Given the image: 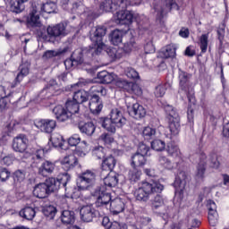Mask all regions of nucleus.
<instances>
[{
  "instance_id": "obj_1",
  "label": "nucleus",
  "mask_w": 229,
  "mask_h": 229,
  "mask_svg": "<svg viewBox=\"0 0 229 229\" xmlns=\"http://www.w3.org/2000/svg\"><path fill=\"white\" fill-rule=\"evenodd\" d=\"M106 35V27L103 25L97 26L92 29L89 32V38L93 43V47L89 48H84L82 50H77L72 54L71 59H66L64 61V66L66 69H71L72 67H76L85 62L83 55H85L88 58H93V56H98L101 55L103 51L110 53L112 50L103 42Z\"/></svg>"
},
{
  "instance_id": "obj_2",
  "label": "nucleus",
  "mask_w": 229,
  "mask_h": 229,
  "mask_svg": "<svg viewBox=\"0 0 229 229\" xmlns=\"http://www.w3.org/2000/svg\"><path fill=\"white\" fill-rule=\"evenodd\" d=\"M39 11L31 5L30 12L26 19V25L33 30L37 29V35L38 38H41L45 42H50L55 44L60 37H65L67 35V23H58L47 28L42 25L40 21V16L38 15Z\"/></svg>"
},
{
  "instance_id": "obj_3",
  "label": "nucleus",
  "mask_w": 229,
  "mask_h": 229,
  "mask_svg": "<svg viewBox=\"0 0 229 229\" xmlns=\"http://www.w3.org/2000/svg\"><path fill=\"white\" fill-rule=\"evenodd\" d=\"M164 191V185L156 181L142 182L140 187H139L134 196L138 201L146 203L151 201V207L154 210L164 205V199L160 193Z\"/></svg>"
},
{
  "instance_id": "obj_4",
  "label": "nucleus",
  "mask_w": 229,
  "mask_h": 229,
  "mask_svg": "<svg viewBox=\"0 0 229 229\" xmlns=\"http://www.w3.org/2000/svg\"><path fill=\"white\" fill-rule=\"evenodd\" d=\"M106 96V89L101 84H96L89 88V107L91 114H100L103 110V99Z\"/></svg>"
},
{
  "instance_id": "obj_5",
  "label": "nucleus",
  "mask_w": 229,
  "mask_h": 229,
  "mask_svg": "<svg viewBox=\"0 0 229 229\" xmlns=\"http://www.w3.org/2000/svg\"><path fill=\"white\" fill-rule=\"evenodd\" d=\"M91 196L97 198L95 201L97 208H101L102 210L106 208L108 210V207H110V203H112V194L106 191V187L98 186L96 189L91 191Z\"/></svg>"
},
{
  "instance_id": "obj_6",
  "label": "nucleus",
  "mask_w": 229,
  "mask_h": 229,
  "mask_svg": "<svg viewBox=\"0 0 229 229\" xmlns=\"http://www.w3.org/2000/svg\"><path fill=\"white\" fill-rule=\"evenodd\" d=\"M97 176L95 170H86L79 174L77 179L78 189L80 191H92L96 187Z\"/></svg>"
},
{
  "instance_id": "obj_7",
  "label": "nucleus",
  "mask_w": 229,
  "mask_h": 229,
  "mask_svg": "<svg viewBox=\"0 0 229 229\" xmlns=\"http://www.w3.org/2000/svg\"><path fill=\"white\" fill-rule=\"evenodd\" d=\"M164 110L168 119V128L172 135H178L180 133V115L173 106L166 104L164 106Z\"/></svg>"
},
{
  "instance_id": "obj_8",
  "label": "nucleus",
  "mask_w": 229,
  "mask_h": 229,
  "mask_svg": "<svg viewBox=\"0 0 229 229\" xmlns=\"http://www.w3.org/2000/svg\"><path fill=\"white\" fill-rule=\"evenodd\" d=\"M80 85H81L80 82L69 85L65 88V90L66 92H73V101L79 105H83V103H87L90 98V89H89V91L80 89Z\"/></svg>"
},
{
  "instance_id": "obj_9",
  "label": "nucleus",
  "mask_w": 229,
  "mask_h": 229,
  "mask_svg": "<svg viewBox=\"0 0 229 229\" xmlns=\"http://www.w3.org/2000/svg\"><path fill=\"white\" fill-rule=\"evenodd\" d=\"M126 8V0H103L99 4L100 12H115Z\"/></svg>"
},
{
  "instance_id": "obj_10",
  "label": "nucleus",
  "mask_w": 229,
  "mask_h": 229,
  "mask_svg": "<svg viewBox=\"0 0 229 229\" xmlns=\"http://www.w3.org/2000/svg\"><path fill=\"white\" fill-rule=\"evenodd\" d=\"M128 7V0H125V8H118L116 10V24L128 25L133 22V14L129 11H126Z\"/></svg>"
},
{
  "instance_id": "obj_11",
  "label": "nucleus",
  "mask_w": 229,
  "mask_h": 229,
  "mask_svg": "<svg viewBox=\"0 0 229 229\" xmlns=\"http://www.w3.org/2000/svg\"><path fill=\"white\" fill-rule=\"evenodd\" d=\"M30 140L26 134H19L13 138L12 148L15 153H26Z\"/></svg>"
},
{
  "instance_id": "obj_12",
  "label": "nucleus",
  "mask_w": 229,
  "mask_h": 229,
  "mask_svg": "<svg viewBox=\"0 0 229 229\" xmlns=\"http://www.w3.org/2000/svg\"><path fill=\"white\" fill-rule=\"evenodd\" d=\"M80 214L81 221H84V223H92L94 218L99 216V211L96 210L92 205H86L81 208Z\"/></svg>"
},
{
  "instance_id": "obj_13",
  "label": "nucleus",
  "mask_w": 229,
  "mask_h": 229,
  "mask_svg": "<svg viewBox=\"0 0 229 229\" xmlns=\"http://www.w3.org/2000/svg\"><path fill=\"white\" fill-rule=\"evenodd\" d=\"M36 128L44 131V133H53L56 128V121L51 119H41L34 123Z\"/></svg>"
},
{
  "instance_id": "obj_14",
  "label": "nucleus",
  "mask_w": 229,
  "mask_h": 229,
  "mask_svg": "<svg viewBox=\"0 0 229 229\" xmlns=\"http://www.w3.org/2000/svg\"><path fill=\"white\" fill-rule=\"evenodd\" d=\"M208 210V219L211 226H216L219 220V215L217 214V206L214 200H208L207 204Z\"/></svg>"
},
{
  "instance_id": "obj_15",
  "label": "nucleus",
  "mask_w": 229,
  "mask_h": 229,
  "mask_svg": "<svg viewBox=\"0 0 229 229\" xmlns=\"http://www.w3.org/2000/svg\"><path fill=\"white\" fill-rule=\"evenodd\" d=\"M191 78H192V75L189 72H183L182 70L179 71L178 79L181 90L189 92V89H191Z\"/></svg>"
},
{
  "instance_id": "obj_16",
  "label": "nucleus",
  "mask_w": 229,
  "mask_h": 229,
  "mask_svg": "<svg viewBox=\"0 0 229 229\" xmlns=\"http://www.w3.org/2000/svg\"><path fill=\"white\" fill-rule=\"evenodd\" d=\"M207 154L201 153L199 155V162L197 166V174L195 179L197 182H201L205 178V171L207 169Z\"/></svg>"
},
{
  "instance_id": "obj_17",
  "label": "nucleus",
  "mask_w": 229,
  "mask_h": 229,
  "mask_svg": "<svg viewBox=\"0 0 229 229\" xmlns=\"http://www.w3.org/2000/svg\"><path fill=\"white\" fill-rule=\"evenodd\" d=\"M110 119L117 128H123L126 124V117L123 114V111L115 108L110 112Z\"/></svg>"
},
{
  "instance_id": "obj_18",
  "label": "nucleus",
  "mask_w": 229,
  "mask_h": 229,
  "mask_svg": "<svg viewBox=\"0 0 229 229\" xmlns=\"http://www.w3.org/2000/svg\"><path fill=\"white\" fill-rule=\"evenodd\" d=\"M32 6L39 11V13L42 12H45V13H56V4L54 2H47L45 4L33 2Z\"/></svg>"
},
{
  "instance_id": "obj_19",
  "label": "nucleus",
  "mask_w": 229,
  "mask_h": 229,
  "mask_svg": "<svg viewBox=\"0 0 229 229\" xmlns=\"http://www.w3.org/2000/svg\"><path fill=\"white\" fill-rule=\"evenodd\" d=\"M129 114L134 117V119H144V117H146V114H148V111L144 108V106L135 103L132 104L131 109H129Z\"/></svg>"
},
{
  "instance_id": "obj_20",
  "label": "nucleus",
  "mask_w": 229,
  "mask_h": 229,
  "mask_svg": "<svg viewBox=\"0 0 229 229\" xmlns=\"http://www.w3.org/2000/svg\"><path fill=\"white\" fill-rule=\"evenodd\" d=\"M187 173L183 171H180L175 176L174 185L176 191H179L180 194H183V190L185 189V185H187Z\"/></svg>"
},
{
  "instance_id": "obj_21",
  "label": "nucleus",
  "mask_w": 229,
  "mask_h": 229,
  "mask_svg": "<svg viewBox=\"0 0 229 229\" xmlns=\"http://www.w3.org/2000/svg\"><path fill=\"white\" fill-rule=\"evenodd\" d=\"M53 114L55 115V119L60 121V123H64V121L71 119V113H69L67 108L64 106L59 105L54 107Z\"/></svg>"
},
{
  "instance_id": "obj_22",
  "label": "nucleus",
  "mask_w": 229,
  "mask_h": 229,
  "mask_svg": "<svg viewBox=\"0 0 229 229\" xmlns=\"http://www.w3.org/2000/svg\"><path fill=\"white\" fill-rule=\"evenodd\" d=\"M61 165L64 171H71L78 165V157L74 155L66 156L62 159Z\"/></svg>"
},
{
  "instance_id": "obj_23",
  "label": "nucleus",
  "mask_w": 229,
  "mask_h": 229,
  "mask_svg": "<svg viewBox=\"0 0 229 229\" xmlns=\"http://www.w3.org/2000/svg\"><path fill=\"white\" fill-rule=\"evenodd\" d=\"M50 191L47 189L46 182H40L36 184L33 190V196L38 198L39 199H44V198H47L49 196Z\"/></svg>"
},
{
  "instance_id": "obj_24",
  "label": "nucleus",
  "mask_w": 229,
  "mask_h": 229,
  "mask_svg": "<svg viewBox=\"0 0 229 229\" xmlns=\"http://www.w3.org/2000/svg\"><path fill=\"white\" fill-rule=\"evenodd\" d=\"M55 167V163L46 160L38 167V174H40V176H49V174H53Z\"/></svg>"
},
{
  "instance_id": "obj_25",
  "label": "nucleus",
  "mask_w": 229,
  "mask_h": 229,
  "mask_svg": "<svg viewBox=\"0 0 229 229\" xmlns=\"http://www.w3.org/2000/svg\"><path fill=\"white\" fill-rule=\"evenodd\" d=\"M78 128L81 133H83L88 137H92V135H94V132L96 131V125L94 124L93 122H88V123L81 122L78 124Z\"/></svg>"
},
{
  "instance_id": "obj_26",
  "label": "nucleus",
  "mask_w": 229,
  "mask_h": 229,
  "mask_svg": "<svg viewBox=\"0 0 229 229\" xmlns=\"http://www.w3.org/2000/svg\"><path fill=\"white\" fill-rule=\"evenodd\" d=\"M109 210L114 216L124 212V202L119 198L113 199L109 204Z\"/></svg>"
},
{
  "instance_id": "obj_27",
  "label": "nucleus",
  "mask_w": 229,
  "mask_h": 229,
  "mask_svg": "<svg viewBox=\"0 0 229 229\" xmlns=\"http://www.w3.org/2000/svg\"><path fill=\"white\" fill-rule=\"evenodd\" d=\"M117 183H119V174L114 172H109L106 177H104V185L105 187H117Z\"/></svg>"
},
{
  "instance_id": "obj_28",
  "label": "nucleus",
  "mask_w": 229,
  "mask_h": 229,
  "mask_svg": "<svg viewBox=\"0 0 229 229\" xmlns=\"http://www.w3.org/2000/svg\"><path fill=\"white\" fill-rule=\"evenodd\" d=\"M61 221L64 225H74L76 214L72 210L64 209L61 212Z\"/></svg>"
},
{
  "instance_id": "obj_29",
  "label": "nucleus",
  "mask_w": 229,
  "mask_h": 229,
  "mask_svg": "<svg viewBox=\"0 0 229 229\" xmlns=\"http://www.w3.org/2000/svg\"><path fill=\"white\" fill-rule=\"evenodd\" d=\"M123 38H126L127 41L123 44V50L128 55L133 51L135 47V38L131 32H127L124 34Z\"/></svg>"
},
{
  "instance_id": "obj_30",
  "label": "nucleus",
  "mask_w": 229,
  "mask_h": 229,
  "mask_svg": "<svg viewBox=\"0 0 229 229\" xmlns=\"http://www.w3.org/2000/svg\"><path fill=\"white\" fill-rule=\"evenodd\" d=\"M24 3H28V0H12L10 5V12L16 14L22 13V12L26 8Z\"/></svg>"
},
{
  "instance_id": "obj_31",
  "label": "nucleus",
  "mask_w": 229,
  "mask_h": 229,
  "mask_svg": "<svg viewBox=\"0 0 229 229\" xmlns=\"http://www.w3.org/2000/svg\"><path fill=\"white\" fill-rule=\"evenodd\" d=\"M115 164H117L115 157H114L113 156H109L103 160L101 169L102 171L112 173V171H114V168L115 167Z\"/></svg>"
},
{
  "instance_id": "obj_32",
  "label": "nucleus",
  "mask_w": 229,
  "mask_h": 229,
  "mask_svg": "<svg viewBox=\"0 0 229 229\" xmlns=\"http://www.w3.org/2000/svg\"><path fill=\"white\" fill-rule=\"evenodd\" d=\"M19 215L27 221H33V219H35V216H37V211H35V208L32 207H25L21 209Z\"/></svg>"
},
{
  "instance_id": "obj_33",
  "label": "nucleus",
  "mask_w": 229,
  "mask_h": 229,
  "mask_svg": "<svg viewBox=\"0 0 229 229\" xmlns=\"http://www.w3.org/2000/svg\"><path fill=\"white\" fill-rule=\"evenodd\" d=\"M45 185H47V188L48 189L50 194H52V192H56L60 191V182L55 177H49L46 179Z\"/></svg>"
},
{
  "instance_id": "obj_34",
  "label": "nucleus",
  "mask_w": 229,
  "mask_h": 229,
  "mask_svg": "<svg viewBox=\"0 0 229 229\" xmlns=\"http://www.w3.org/2000/svg\"><path fill=\"white\" fill-rule=\"evenodd\" d=\"M100 124L102 128L110 131L111 133H115V126H117L111 118L102 117L100 118Z\"/></svg>"
},
{
  "instance_id": "obj_35",
  "label": "nucleus",
  "mask_w": 229,
  "mask_h": 229,
  "mask_svg": "<svg viewBox=\"0 0 229 229\" xmlns=\"http://www.w3.org/2000/svg\"><path fill=\"white\" fill-rule=\"evenodd\" d=\"M161 58H174L176 56V48L173 46L168 45L159 52Z\"/></svg>"
},
{
  "instance_id": "obj_36",
  "label": "nucleus",
  "mask_w": 229,
  "mask_h": 229,
  "mask_svg": "<svg viewBox=\"0 0 229 229\" xmlns=\"http://www.w3.org/2000/svg\"><path fill=\"white\" fill-rule=\"evenodd\" d=\"M131 166L132 167H142V165H146V157L136 152L131 157Z\"/></svg>"
},
{
  "instance_id": "obj_37",
  "label": "nucleus",
  "mask_w": 229,
  "mask_h": 229,
  "mask_svg": "<svg viewBox=\"0 0 229 229\" xmlns=\"http://www.w3.org/2000/svg\"><path fill=\"white\" fill-rule=\"evenodd\" d=\"M97 76L102 84L108 85L114 81V75L106 71L99 72Z\"/></svg>"
},
{
  "instance_id": "obj_38",
  "label": "nucleus",
  "mask_w": 229,
  "mask_h": 229,
  "mask_svg": "<svg viewBox=\"0 0 229 229\" xmlns=\"http://www.w3.org/2000/svg\"><path fill=\"white\" fill-rule=\"evenodd\" d=\"M65 108L68 114H70V117H72L75 114L80 112V104L74 100H68L65 103Z\"/></svg>"
},
{
  "instance_id": "obj_39",
  "label": "nucleus",
  "mask_w": 229,
  "mask_h": 229,
  "mask_svg": "<svg viewBox=\"0 0 229 229\" xmlns=\"http://www.w3.org/2000/svg\"><path fill=\"white\" fill-rule=\"evenodd\" d=\"M56 87H58V83L55 79H52L49 81L48 84L43 89V92H49L53 96H58V94L62 92V89H57L55 91Z\"/></svg>"
},
{
  "instance_id": "obj_40",
  "label": "nucleus",
  "mask_w": 229,
  "mask_h": 229,
  "mask_svg": "<svg viewBox=\"0 0 229 229\" xmlns=\"http://www.w3.org/2000/svg\"><path fill=\"white\" fill-rule=\"evenodd\" d=\"M69 51V47L59 49L58 51L47 50L43 54L42 58L44 60H49V58H55V56H60V55H65Z\"/></svg>"
},
{
  "instance_id": "obj_41",
  "label": "nucleus",
  "mask_w": 229,
  "mask_h": 229,
  "mask_svg": "<svg viewBox=\"0 0 229 229\" xmlns=\"http://www.w3.org/2000/svg\"><path fill=\"white\" fill-rule=\"evenodd\" d=\"M110 42L113 44V46H119L121 42H123V32H121L119 30H113L109 36Z\"/></svg>"
},
{
  "instance_id": "obj_42",
  "label": "nucleus",
  "mask_w": 229,
  "mask_h": 229,
  "mask_svg": "<svg viewBox=\"0 0 229 229\" xmlns=\"http://www.w3.org/2000/svg\"><path fill=\"white\" fill-rule=\"evenodd\" d=\"M30 74V67H28L27 65H21L20 66V72L17 74L14 82L15 85H17V83H21L22 80H24L25 76H28Z\"/></svg>"
},
{
  "instance_id": "obj_43",
  "label": "nucleus",
  "mask_w": 229,
  "mask_h": 229,
  "mask_svg": "<svg viewBox=\"0 0 229 229\" xmlns=\"http://www.w3.org/2000/svg\"><path fill=\"white\" fill-rule=\"evenodd\" d=\"M208 162L214 169H218L219 165H221V163L219 162V156L216 152H211L208 155Z\"/></svg>"
},
{
  "instance_id": "obj_44",
  "label": "nucleus",
  "mask_w": 229,
  "mask_h": 229,
  "mask_svg": "<svg viewBox=\"0 0 229 229\" xmlns=\"http://www.w3.org/2000/svg\"><path fill=\"white\" fill-rule=\"evenodd\" d=\"M142 135L146 140H151L157 137V129L153 127H145L142 131Z\"/></svg>"
},
{
  "instance_id": "obj_45",
  "label": "nucleus",
  "mask_w": 229,
  "mask_h": 229,
  "mask_svg": "<svg viewBox=\"0 0 229 229\" xmlns=\"http://www.w3.org/2000/svg\"><path fill=\"white\" fill-rule=\"evenodd\" d=\"M42 212L46 217H48V219H55V216H56V208L55 206H46L43 208Z\"/></svg>"
},
{
  "instance_id": "obj_46",
  "label": "nucleus",
  "mask_w": 229,
  "mask_h": 229,
  "mask_svg": "<svg viewBox=\"0 0 229 229\" xmlns=\"http://www.w3.org/2000/svg\"><path fill=\"white\" fill-rule=\"evenodd\" d=\"M142 172L139 170L136 166H132V169L129 171V180L131 182H139L140 180V176Z\"/></svg>"
},
{
  "instance_id": "obj_47",
  "label": "nucleus",
  "mask_w": 229,
  "mask_h": 229,
  "mask_svg": "<svg viewBox=\"0 0 229 229\" xmlns=\"http://www.w3.org/2000/svg\"><path fill=\"white\" fill-rule=\"evenodd\" d=\"M57 182H59V189L63 187L65 189L67 187V183L71 182V175L67 173H64L58 177H56Z\"/></svg>"
},
{
  "instance_id": "obj_48",
  "label": "nucleus",
  "mask_w": 229,
  "mask_h": 229,
  "mask_svg": "<svg viewBox=\"0 0 229 229\" xmlns=\"http://www.w3.org/2000/svg\"><path fill=\"white\" fill-rule=\"evenodd\" d=\"M199 47L201 53H207L208 49V34H202L199 38Z\"/></svg>"
},
{
  "instance_id": "obj_49",
  "label": "nucleus",
  "mask_w": 229,
  "mask_h": 229,
  "mask_svg": "<svg viewBox=\"0 0 229 229\" xmlns=\"http://www.w3.org/2000/svg\"><path fill=\"white\" fill-rule=\"evenodd\" d=\"M151 148L155 151H164V149H165V141L162 140H154L151 141Z\"/></svg>"
},
{
  "instance_id": "obj_50",
  "label": "nucleus",
  "mask_w": 229,
  "mask_h": 229,
  "mask_svg": "<svg viewBox=\"0 0 229 229\" xmlns=\"http://www.w3.org/2000/svg\"><path fill=\"white\" fill-rule=\"evenodd\" d=\"M127 92L135 94V96H142V89L139 87V84L133 82H130Z\"/></svg>"
},
{
  "instance_id": "obj_51",
  "label": "nucleus",
  "mask_w": 229,
  "mask_h": 229,
  "mask_svg": "<svg viewBox=\"0 0 229 229\" xmlns=\"http://www.w3.org/2000/svg\"><path fill=\"white\" fill-rule=\"evenodd\" d=\"M150 151H151V148L148 145L144 143H140L136 153H139L143 157H151Z\"/></svg>"
},
{
  "instance_id": "obj_52",
  "label": "nucleus",
  "mask_w": 229,
  "mask_h": 229,
  "mask_svg": "<svg viewBox=\"0 0 229 229\" xmlns=\"http://www.w3.org/2000/svg\"><path fill=\"white\" fill-rule=\"evenodd\" d=\"M13 178L15 184L21 183L24 182V178H26V174L22 170H16L13 174Z\"/></svg>"
},
{
  "instance_id": "obj_53",
  "label": "nucleus",
  "mask_w": 229,
  "mask_h": 229,
  "mask_svg": "<svg viewBox=\"0 0 229 229\" xmlns=\"http://www.w3.org/2000/svg\"><path fill=\"white\" fill-rule=\"evenodd\" d=\"M166 151L170 157H178L180 155V148L174 143H168Z\"/></svg>"
},
{
  "instance_id": "obj_54",
  "label": "nucleus",
  "mask_w": 229,
  "mask_h": 229,
  "mask_svg": "<svg viewBox=\"0 0 229 229\" xmlns=\"http://www.w3.org/2000/svg\"><path fill=\"white\" fill-rule=\"evenodd\" d=\"M92 154H93V157H96L98 158V160H101V159L105 158V157L106 155V149L103 147H96L92 150Z\"/></svg>"
},
{
  "instance_id": "obj_55",
  "label": "nucleus",
  "mask_w": 229,
  "mask_h": 229,
  "mask_svg": "<svg viewBox=\"0 0 229 229\" xmlns=\"http://www.w3.org/2000/svg\"><path fill=\"white\" fill-rule=\"evenodd\" d=\"M158 162L160 165H163V167H165V169L171 170L174 167L173 162H171L169 158H167L165 156H160L158 158Z\"/></svg>"
},
{
  "instance_id": "obj_56",
  "label": "nucleus",
  "mask_w": 229,
  "mask_h": 229,
  "mask_svg": "<svg viewBox=\"0 0 229 229\" xmlns=\"http://www.w3.org/2000/svg\"><path fill=\"white\" fill-rule=\"evenodd\" d=\"M10 176H12L10 170L4 167H0V182H7L10 179Z\"/></svg>"
},
{
  "instance_id": "obj_57",
  "label": "nucleus",
  "mask_w": 229,
  "mask_h": 229,
  "mask_svg": "<svg viewBox=\"0 0 229 229\" xmlns=\"http://www.w3.org/2000/svg\"><path fill=\"white\" fill-rule=\"evenodd\" d=\"M165 90H167L165 84H160L156 87L154 94L156 98H164V96L165 95Z\"/></svg>"
},
{
  "instance_id": "obj_58",
  "label": "nucleus",
  "mask_w": 229,
  "mask_h": 229,
  "mask_svg": "<svg viewBox=\"0 0 229 229\" xmlns=\"http://www.w3.org/2000/svg\"><path fill=\"white\" fill-rule=\"evenodd\" d=\"M130 81L123 80V79H118L115 82L116 87L118 89H122L123 90H125L128 92V89L130 88Z\"/></svg>"
},
{
  "instance_id": "obj_59",
  "label": "nucleus",
  "mask_w": 229,
  "mask_h": 229,
  "mask_svg": "<svg viewBox=\"0 0 229 229\" xmlns=\"http://www.w3.org/2000/svg\"><path fill=\"white\" fill-rule=\"evenodd\" d=\"M50 140L54 148H62V146H64V143L62 142L63 139H62V136L60 135L52 136L50 138Z\"/></svg>"
},
{
  "instance_id": "obj_60",
  "label": "nucleus",
  "mask_w": 229,
  "mask_h": 229,
  "mask_svg": "<svg viewBox=\"0 0 229 229\" xmlns=\"http://www.w3.org/2000/svg\"><path fill=\"white\" fill-rule=\"evenodd\" d=\"M99 140L104 142V144H112L114 142V137L109 133L104 132L99 136Z\"/></svg>"
},
{
  "instance_id": "obj_61",
  "label": "nucleus",
  "mask_w": 229,
  "mask_h": 229,
  "mask_svg": "<svg viewBox=\"0 0 229 229\" xmlns=\"http://www.w3.org/2000/svg\"><path fill=\"white\" fill-rule=\"evenodd\" d=\"M13 162H15V156L13 154H9L2 158L4 165H12Z\"/></svg>"
},
{
  "instance_id": "obj_62",
  "label": "nucleus",
  "mask_w": 229,
  "mask_h": 229,
  "mask_svg": "<svg viewBox=\"0 0 229 229\" xmlns=\"http://www.w3.org/2000/svg\"><path fill=\"white\" fill-rule=\"evenodd\" d=\"M125 74L127 78H130V80L139 79V72L133 68H127V70L125 71Z\"/></svg>"
},
{
  "instance_id": "obj_63",
  "label": "nucleus",
  "mask_w": 229,
  "mask_h": 229,
  "mask_svg": "<svg viewBox=\"0 0 229 229\" xmlns=\"http://www.w3.org/2000/svg\"><path fill=\"white\" fill-rule=\"evenodd\" d=\"M81 142V138H80V135L73 134L72 137L68 139V144L69 146H77Z\"/></svg>"
},
{
  "instance_id": "obj_64",
  "label": "nucleus",
  "mask_w": 229,
  "mask_h": 229,
  "mask_svg": "<svg viewBox=\"0 0 229 229\" xmlns=\"http://www.w3.org/2000/svg\"><path fill=\"white\" fill-rule=\"evenodd\" d=\"M102 225L106 229H113L114 222H110V218H108V216H104L102 219Z\"/></svg>"
}]
</instances>
